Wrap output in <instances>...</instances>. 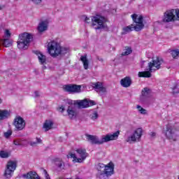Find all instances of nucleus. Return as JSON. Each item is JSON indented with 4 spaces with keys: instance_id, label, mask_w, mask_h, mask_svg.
Listing matches in <instances>:
<instances>
[{
    "instance_id": "obj_38",
    "label": "nucleus",
    "mask_w": 179,
    "mask_h": 179,
    "mask_svg": "<svg viewBox=\"0 0 179 179\" xmlns=\"http://www.w3.org/2000/svg\"><path fill=\"white\" fill-rule=\"evenodd\" d=\"M13 144L15 145V146H20V141H19L18 140H14L13 141Z\"/></svg>"
},
{
    "instance_id": "obj_11",
    "label": "nucleus",
    "mask_w": 179,
    "mask_h": 179,
    "mask_svg": "<svg viewBox=\"0 0 179 179\" xmlns=\"http://www.w3.org/2000/svg\"><path fill=\"white\" fill-rule=\"evenodd\" d=\"M13 125L15 128V131H23L26 128V121L20 115H17L13 120Z\"/></svg>"
},
{
    "instance_id": "obj_49",
    "label": "nucleus",
    "mask_w": 179,
    "mask_h": 179,
    "mask_svg": "<svg viewBox=\"0 0 179 179\" xmlns=\"http://www.w3.org/2000/svg\"><path fill=\"white\" fill-rule=\"evenodd\" d=\"M81 1H85V0H81Z\"/></svg>"
},
{
    "instance_id": "obj_42",
    "label": "nucleus",
    "mask_w": 179,
    "mask_h": 179,
    "mask_svg": "<svg viewBox=\"0 0 179 179\" xmlns=\"http://www.w3.org/2000/svg\"><path fill=\"white\" fill-rule=\"evenodd\" d=\"M34 94L36 97H38V96H40L38 91H35Z\"/></svg>"
},
{
    "instance_id": "obj_15",
    "label": "nucleus",
    "mask_w": 179,
    "mask_h": 179,
    "mask_svg": "<svg viewBox=\"0 0 179 179\" xmlns=\"http://www.w3.org/2000/svg\"><path fill=\"white\" fill-rule=\"evenodd\" d=\"M120 85L122 87H129L132 85V79L129 76H126L120 80Z\"/></svg>"
},
{
    "instance_id": "obj_3",
    "label": "nucleus",
    "mask_w": 179,
    "mask_h": 179,
    "mask_svg": "<svg viewBox=\"0 0 179 179\" xmlns=\"http://www.w3.org/2000/svg\"><path fill=\"white\" fill-rule=\"evenodd\" d=\"M68 51L69 49L67 48L61 46L55 41H52L48 44V52L53 58H57L59 55H65V54L68 53Z\"/></svg>"
},
{
    "instance_id": "obj_8",
    "label": "nucleus",
    "mask_w": 179,
    "mask_h": 179,
    "mask_svg": "<svg viewBox=\"0 0 179 179\" xmlns=\"http://www.w3.org/2000/svg\"><path fill=\"white\" fill-rule=\"evenodd\" d=\"M179 20V9L168 10L164 13L163 22L170 23V22H176Z\"/></svg>"
},
{
    "instance_id": "obj_19",
    "label": "nucleus",
    "mask_w": 179,
    "mask_h": 179,
    "mask_svg": "<svg viewBox=\"0 0 179 179\" xmlns=\"http://www.w3.org/2000/svg\"><path fill=\"white\" fill-rule=\"evenodd\" d=\"M80 61L83 62L84 69H89V59H87V55H82L80 58Z\"/></svg>"
},
{
    "instance_id": "obj_7",
    "label": "nucleus",
    "mask_w": 179,
    "mask_h": 179,
    "mask_svg": "<svg viewBox=\"0 0 179 179\" xmlns=\"http://www.w3.org/2000/svg\"><path fill=\"white\" fill-rule=\"evenodd\" d=\"M92 24L95 27V30H101L106 27V23L108 22L106 17L100 15H96L92 17Z\"/></svg>"
},
{
    "instance_id": "obj_33",
    "label": "nucleus",
    "mask_w": 179,
    "mask_h": 179,
    "mask_svg": "<svg viewBox=\"0 0 179 179\" xmlns=\"http://www.w3.org/2000/svg\"><path fill=\"white\" fill-rule=\"evenodd\" d=\"M172 93L173 94H177L178 93H179V89L178 87L177 86V85H176L173 88H172Z\"/></svg>"
},
{
    "instance_id": "obj_12",
    "label": "nucleus",
    "mask_w": 179,
    "mask_h": 179,
    "mask_svg": "<svg viewBox=\"0 0 179 179\" xmlns=\"http://www.w3.org/2000/svg\"><path fill=\"white\" fill-rule=\"evenodd\" d=\"M63 90L67 93H80L82 92V85L76 84H68L63 85Z\"/></svg>"
},
{
    "instance_id": "obj_44",
    "label": "nucleus",
    "mask_w": 179,
    "mask_h": 179,
    "mask_svg": "<svg viewBox=\"0 0 179 179\" xmlns=\"http://www.w3.org/2000/svg\"><path fill=\"white\" fill-rule=\"evenodd\" d=\"M37 145V143L36 142H31V146H36Z\"/></svg>"
},
{
    "instance_id": "obj_46",
    "label": "nucleus",
    "mask_w": 179,
    "mask_h": 179,
    "mask_svg": "<svg viewBox=\"0 0 179 179\" xmlns=\"http://www.w3.org/2000/svg\"><path fill=\"white\" fill-rule=\"evenodd\" d=\"M99 61H100L101 62H103V58H98Z\"/></svg>"
},
{
    "instance_id": "obj_18",
    "label": "nucleus",
    "mask_w": 179,
    "mask_h": 179,
    "mask_svg": "<svg viewBox=\"0 0 179 179\" xmlns=\"http://www.w3.org/2000/svg\"><path fill=\"white\" fill-rule=\"evenodd\" d=\"M92 86L94 89H97L98 90H100V92H102V93H106V92H107L106 87L103 86V83L96 82L93 83Z\"/></svg>"
},
{
    "instance_id": "obj_21",
    "label": "nucleus",
    "mask_w": 179,
    "mask_h": 179,
    "mask_svg": "<svg viewBox=\"0 0 179 179\" xmlns=\"http://www.w3.org/2000/svg\"><path fill=\"white\" fill-rule=\"evenodd\" d=\"M10 117V111L8 110H0V120H6Z\"/></svg>"
},
{
    "instance_id": "obj_40",
    "label": "nucleus",
    "mask_w": 179,
    "mask_h": 179,
    "mask_svg": "<svg viewBox=\"0 0 179 179\" xmlns=\"http://www.w3.org/2000/svg\"><path fill=\"white\" fill-rule=\"evenodd\" d=\"M58 110L60 111V113H64V111H65V108L62 106L59 108Z\"/></svg>"
},
{
    "instance_id": "obj_22",
    "label": "nucleus",
    "mask_w": 179,
    "mask_h": 179,
    "mask_svg": "<svg viewBox=\"0 0 179 179\" xmlns=\"http://www.w3.org/2000/svg\"><path fill=\"white\" fill-rule=\"evenodd\" d=\"M54 126V122L52 120H45L43 128L47 132V131H50V129H52V127Z\"/></svg>"
},
{
    "instance_id": "obj_35",
    "label": "nucleus",
    "mask_w": 179,
    "mask_h": 179,
    "mask_svg": "<svg viewBox=\"0 0 179 179\" xmlns=\"http://www.w3.org/2000/svg\"><path fill=\"white\" fill-rule=\"evenodd\" d=\"M12 135V130H8L7 132L4 133V136L8 139Z\"/></svg>"
},
{
    "instance_id": "obj_36",
    "label": "nucleus",
    "mask_w": 179,
    "mask_h": 179,
    "mask_svg": "<svg viewBox=\"0 0 179 179\" xmlns=\"http://www.w3.org/2000/svg\"><path fill=\"white\" fill-rule=\"evenodd\" d=\"M32 2H34V3H35L36 5H38V3H41V2L43 1V0H31Z\"/></svg>"
},
{
    "instance_id": "obj_47",
    "label": "nucleus",
    "mask_w": 179,
    "mask_h": 179,
    "mask_svg": "<svg viewBox=\"0 0 179 179\" xmlns=\"http://www.w3.org/2000/svg\"><path fill=\"white\" fill-rule=\"evenodd\" d=\"M2 103V99L0 98V104Z\"/></svg>"
},
{
    "instance_id": "obj_32",
    "label": "nucleus",
    "mask_w": 179,
    "mask_h": 179,
    "mask_svg": "<svg viewBox=\"0 0 179 179\" xmlns=\"http://www.w3.org/2000/svg\"><path fill=\"white\" fill-rule=\"evenodd\" d=\"M97 118H99V113H97V111H94L92 115H91V119L94 121L95 120H97Z\"/></svg>"
},
{
    "instance_id": "obj_10",
    "label": "nucleus",
    "mask_w": 179,
    "mask_h": 179,
    "mask_svg": "<svg viewBox=\"0 0 179 179\" xmlns=\"http://www.w3.org/2000/svg\"><path fill=\"white\" fill-rule=\"evenodd\" d=\"M17 167V161H8L4 172V177H6L8 179L10 178L12 176H13V173H15V170H16Z\"/></svg>"
},
{
    "instance_id": "obj_25",
    "label": "nucleus",
    "mask_w": 179,
    "mask_h": 179,
    "mask_svg": "<svg viewBox=\"0 0 179 179\" xmlns=\"http://www.w3.org/2000/svg\"><path fill=\"white\" fill-rule=\"evenodd\" d=\"M151 93H152V90L148 87H145L141 92V94L143 97H149Z\"/></svg>"
},
{
    "instance_id": "obj_16",
    "label": "nucleus",
    "mask_w": 179,
    "mask_h": 179,
    "mask_svg": "<svg viewBox=\"0 0 179 179\" xmlns=\"http://www.w3.org/2000/svg\"><path fill=\"white\" fill-rule=\"evenodd\" d=\"M34 54L38 56V59L40 64H41V65H44L47 61L45 55H43L41 52H40V51L38 50L34 51Z\"/></svg>"
},
{
    "instance_id": "obj_43",
    "label": "nucleus",
    "mask_w": 179,
    "mask_h": 179,
    "mask_svg": "<svg viewBox=\"0 0 179 179\" xmlns=\"http://www.w3.org/2000/svg\"><path fill=\"white\" fill-rule=\"evenodd\" d=\"M37 143H41L42 141L41 138H36Z\"/></svg>"
},
{
    "instance_id": "obj_13",
    "label": "nucleus",
    "mask_w": 179,
    "mask_h": 179,
    "mask_svg": "<svg viewBox=\"0 0 179 179\" xmlns=\"http://www.w3.org/2000/svg\"><path fill=\"white\" fill-rule=\"evenodd\" d=\"M143 134V130H142V128H138L134 131V133L131 136L127 138V142H129V143H131V142H136V139L138 141H141Z\"/></svg>"
},
{
    "instance_id": "obj_1",
    "label": "nucleus",
    "mask_w": 179,
    "mask_h": 179,
    "mask_svg": "<svg viewBox=\"0 0 179 179\" xmlns=\"http://www.w3.org/2000/svg\"><path fill=\"white\" fill-rule=\"evenodd\" d=\"M131 17L133 20V24L124 27L122 28V31L121 32L122 36L128 34L131 31H141L145 27V24L143 23V16L137 14H132Z\"/></svg>"
},
{
    "instance_id": "obj_24",
    "label": "nucleus",
    "mask_w": 179,
    "mask_h": 179,
    "mask_svg": "<svg viewBox=\"0 0 179 179\" xmlns=\"http://www.w3.org/2000/svg\"><path fill=\"white\" fill-rule=\"evenodd\" d=\"M78 106L80 108H87L89 107V101L86 99L80 101L78 103Z\"/></svg>"
},
{
    "instance_id": "obj_41",
    "label": "nucleus",
    "mask_w": 179,
    "mask_h": 179,
    "mask_svg": "<svg viewBox=\"0 0 179 179\" xmlns=\"http://www.w3.org/2000/svg\"><path fill=\"white\" fill-rule=\"evenodd\" d=\"M85 22L86 23H90V18L86 17L85 19Z\"/></svg>"
},
{
    "instance_id": "obj_45",
    "label": "nucleus",
    "mask_w": 179,
    "mask_h": 179,
    "mask_svg": "<svg viewBox=\"0 0 179 179\" xmlns=\"http://www.w3.org/2000/svg\"><path fill=\"white\" fill-rule=\"evenodd\" d=\"M150 136H156V133L152 132V133L150 134Z\"/></svg>"
},
{
    "instance_id": "obj_31",
    "label": "nucleus",
    "mask_w": 179,
    "mask_h": 179,
    "mask_svg": "<svg viewBox=\"0 0 179 179\" xmlns=\"http://www.w3.org/2000/svg\"><path fill=\"white\" fill-rule=\"evenodd\" d=\"M137 110H138L139 113H141V114H143L145 115L147 114V110L146 109H144L143 108H142V106L138 105L136 107Z\"/></svg>"
},
{
    "instance_id": "obj_39",
    "label": "nucleus",
    "mask_w": 179,
    "mask_h": 179,
    "mask_svg": "<svg viewBox=\"0 0 179 179\" xmlns=\"http://www.w3.org/2000/svg\"><path fill=\"white\" fill-rule=\"evenodd\" d=\"M89 103V107H90V106H96V102L94 101H88Z\"/></svg>"
},
{
    "instance_id": "obj_48",
    "label": "nucleus",
    "mask_w": 179,
    "mask_h": 179,
    "mask_svg": "<svg viewBox=\"0 0 179 179\" xmlns=\"http://www.w3.org/2000/svg\"><path fill=\"white\" fill-rule=\"evenodd\" d=\"M2 9V7L0 6V10Z\"/></svg>"
},
{
    "instance_id": "obj_26",
    "label": "nucleus",
    "mask_w": 179,
    "mask_h": 179,
    "mask_svg": "<svg viewBox=\"0 0 179 179\" xmlns=\"http://www.w3.org/2000/svg\"><path fill=\"white\" fill-rule=\"evenodd\" d=\"M0 44H2L3 47L8 48L12 45V41H10L9 39H1L0 41Z\"/></svg>"
},
{
    "instance_id": "obj_28",
    "label": "nucleus",
    "mask_w": 179,
    "mask_h": 179,
    "mask_svg": "<svg viewBox=\"0 0 179 179\" xmlns=\"http://www.w3.org/2000/svg\"><path fill=\"white\" fill-rule=\"evenodd\" d=\"M96 169L98 171H100V174L103 173L104 169H106V165L104 164L99 163L96 165Z\"/></svg>"
},
{
    "instance_id": "obj_34",
    "label": "nucleus",
    "mask_w": 179,
    "mask_h": 179,
    "mask_svg": "<svg viewBox=\"0 0 179 179\" xmlns=\"http://www.w3.org/2000/svg\"><path fill=\"white\" fill-rule=\"evenodd\" d=\"M43 173L45 176V179H51V178L50 177V174H48V172L47 171V170L43 169Z\"/></svg>"
},
{
    "instance_id": "obj_27",
    "label": "nucleus",
    "mask_w": 179,
    "mask_h": 179,
    "mask_svg": "<svg viewBox=\"0 0 179 179\" xmlns=\"http://www.w3.org/2000/svg\"><path fill=\"white\" fill-rule=\"evenodd\" d=\"M125 50H126V51L123 52L121 54L122 57H124L125 55H129V54H132V48L131 47L126 46Z\"/></svg>"
},
{
    "instance_id": "obj_5",
    "label": "nucleus",
    "mask_w": 179,
    "mask_h": 179,
    "mask_svg": "<svg viewBox=\"0 0 179 179\" xmlns=\"http://www.w3.org/2000/svg\"><path fill=\"white\" fill-rule=\"evenodd\" d=\"M76 152L80 158L76 157V154H73L72 152H70L69 155H67V159H69V157L73 159V163H83V162L86 160L87 156H89V154L87 152H86V149L85 148H78L76 150Z\"/></svg>"
},
{
    "instance_id": "obj_2",
    "label": "nucleus",
    "mask_w": 179,
    "mask_h": 179,
    "mask_svg": "<svg viewBox=\"0 0 179 179\" xmlns=\"http://www.w3.org/2000/svg\"><path fill=\"white\" fill-rule=\"evenodd\" d=\"M163 62H164V61L159 57H157L156 59H152V61L148 63L149 71H139L138 73V78H152V72L160 69Z\"/></svg>"
},
{
    "instance_id": "obj_9",
    "label": "nucleus",
    "mask_w": 179,
    "mask_h": 179,
    "mask_svg": "<svg viewBox=\"0 0 179 179\" xmlns=\"http://www.w3.org/2000/svg\"><path fill=\"white\" fill-rule=\"evenodd\" d=\"M164 134L167 139L176 142V141H177V137L178 136V129L173 128L170 124H167Z\"/></svg>"
},
{
    "instance_id": "obj_14",
    "label": "nucleus",
    "mask_w": 179,
    "mask_h": 179,
    "mask_svg": "<svg viewBox=\"0 0 179 179\" xmlns=\"http://www.w3.org/2000/svg\"><path fill=\"white\" fill-rule=\"evenodd\" d=\"M114 174V164L110 162L106 165L104 170L101 173V176H106V177H111Z\"/></svg>"
},
{
    "instance_id": "obj_4",
    "label": "nucleus",
    "mask_w": 179,
    "mask_h": 179,
    "mask_svg": "<svg viewBox=\"0 0 179 179\" xmlns=\"http://www.w3.org/2000/svg\"><path fill=\"white\" fill-rule=\"evenodd\" d=\"M120 136V131H117L113 134H106L105 136L102 138L100 141L99 140V137L90 134H87V139L90 141L92 145H103V143L106 142H110V141H115V139H118V136Z\"/></svg>"
},
{
    "instance_id": "obj_17",
    "label": "nucleus",
    "mask_w": 179,
    "mask_h": 179,
    "mask_svg": "<svg viewBox=\"0 0 179 179\" xmlns=\"http://www.w3.org/2000/svg\"><path fill=\"white\" fill-rule=\"evenodd\" d=\"M54 162H55V165L57 166V167H58V169L60 171L64 170L65 169V163L64 162V161H62V159L55 158L54 159Z\"/></svg>"
},
{
    "instance_id": "obj_6",
    "label": "nucleus",
    "mask_w": 179,
    "mask_h": 179,
    "mask_svg": "<svg viewBox=\"0 0 179 179\" xmlns=\"http://www.w3.org/2000/svg\"><path fill=\"white\" fill-rule=\"evenodd\" d=\"M33 39V36L31 34L24 32L19 36L17 41V48L20 50H27L30 45V40Z\"/></svg>"
},
{
    "instance_id": "obj_30",
    "label": "nucleus",
    "mask_w": 179,
    "mask_h": 179,
    "mask_svg": "<svg viewBox=\"0 0 179 179\" xmlns=\"http://www.w3.org/2000/svg\"><path fill=\"white\" fill-rule=\"evenodd\" d=\"M171 55H172L173 59H177V57L179 55V50H171Z\"/></svg>"
},
{
    "instance_id": "obj_23",
    "label": "nucleus",
    "mask_w": 179,
    "mask_h": 179,
    "mask_svg": "<svg viewBox=\"0 0 179 179\" xmlns=\"http://www.w3.org/2000/svg\"><path fill=\"white\" fill-rule=\"evenodd\" d=\"M47 29L48 26L46 21H42L38 26V31H39V33H43V31H45Z\"/></svg>"
},
{
    "instance_id": "obj_50",
    "label": "nucleus",
    "mask_w": 179,
    "mask_h": 179,
    "mask_svg": "<svg viewBox=\"0 0 179 179\" xmlns=\"http://www.w3.org/2000/svg\"><path fill=\"white\" fill-rule=\"evenodd\" d=\"M178 179H179V176H178Z\"/></svg>"
},
{
    "instance_id": "obj_29",
    "label": "nucleus",
    "mask_w": 179,
    "mask_h": 179,
    "mask_svg": "<svg viewBox=\"0 0 179 179\" xmlns=\"http://www.w3.org/2000/svg\"><path fill=\"white\" fill-rule=\"evenodd\" d=\"M9 154L8 152L4 151V150H1L0 151V157L1 159H8V157H9Z\"/></svg>"
},
{
    "instance_id": "obj_20",
    "label": "nucleus",
    "mask_w": 179,
    "mask_h": 179,
    "mask_svg": "<svg viewBox=\"0 0 179 179\" xmlns=\"http://www.w3.org/2000/svg\"><path fill=\"white\" fill-rule=\"evenodd\" d=\"M67 115L71 120H73V117H76V110H75V108L69 106L67 108Z\"/></svg>"
},
{
    "instance_id": "obj_37",
    "label": "nucleus",
    "mask_w": 179,
    "mask_h": 179,
    "mask_svg": "<svg viewBox=\"0 0 179 179\" xmlns=\"http://www.w3.org/2000/svg\"><path fill=\"white\" fill-rule=\"evenodd\" d=\"M5 36L6 37H10V31L8 29H6L5 31Z\"/></svg>"
}]
</instances>
